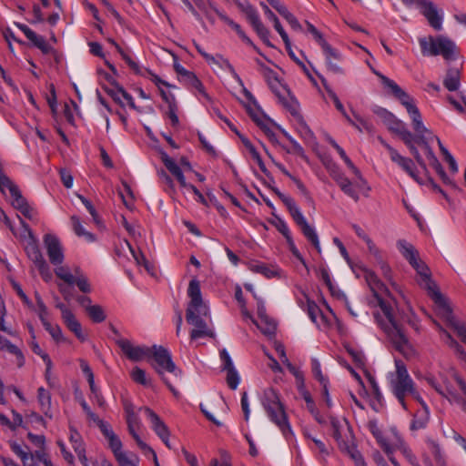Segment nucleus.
Masks as SVG:
<instances>
[{
	"label": "nucleus",
	"instance_id": "cd10ccee",
	"mask_svg": "<svg viewBox=\"0 0 466 466\" xmlns=\"http://www.w3.org/2000/svg\"><path fill=\"white\" fill-rule=\"evenodd\" d=\"M66 328L75 334V336L81 341L86 340V334L84 333L81 323L76 319L75 314L67 317L64 320Z\"/></svg>",
	"mask_w": 466,
	"mask_h": 466
},
{
	"label": "nucleus",
	"instance_id": "5fc2aeb1",
	"mask_svg": "<svg viewBox=\"0 0 466 466\" xmlns=\"http://www.w3.org/2000/svg\"><path fill=\"white\" fill-rule=\"evenodd\" d=\"M227 371V384L231 390H236L239 384V375L235 369L228 370Z\"/></svg>",
	"mask_w": 466,
	"mask_h": 466
},
{
	"label": "nucleus",
	"instance_id": "393cba45",
	"mask_svg": "<svg viewBox=\"0 0 466 466\" xmlns=\"http://www.w3.org/2000/svg\"><path fill=\"white\" fill-rule=\"evenodd\" d=\"M373 74H375L381 81V84L385 88L388 89V93L392 95L395 98H398L400 96L402 97L404 96V90L393 80L389 78L388 76L382 75L380 72L377 71L375 68L370 67Z\"/></svg>",
	"mask_w": 466,
	"mask_h": 466
},
{
	"label": "nucleus",
	"instance_id": "ea45409f",
	"mask_svg": "<svg viewBox=\"0 0 466 466\" xmlns=\"http://www.w3.org/2000/svg\"><path fill=\"white\" fill-rule=\"evenodd\" d=\"M318 76L320 78L321 83H322L325 90L327 91V93L329 94V97L334 102V105H335L336 108L342 114V116H346V110H345L342 103L339 99L338 96L335 94V92L328 85L327 80L322 76H320V75H318Z\"/></svg>",
	"mask_w": 466,
	"mask_h": 466
},
{
	"label": "nucleus",
	"instance_id": "603ef678",
	"mask_svg": "<svg viewBox=\"0 0 466 466\" xmlns=\"http://www.w3.org/2000/svg\"><path fill=\"white\" fill-rule=\"evenodd\" d=\"M131 378L137 383H139L144 386L149 385V380L146 377L145 370L137 366L133 369Z\"/></svg>",
	"mask_w": 466,
	"mask_h": 466
},
{
	"label": "nucleus",
	"instance_id": "c756f323",
	"mask_svg": "<svg viewBox=\"0 0 466 466\" xmlns=\"http://www.w3.org/2000/svg\"><path fill=\"white\" fill-rule=\"evenodd\" d=\"M217 14L218 15L219 18L226 22L232 29L236 31V33L238 35V36L248 45L251 46L253 48H256V46L251 41V39L247 36L245 32L242 30L241 26L234 22L232 19L228 17L226 15L220 13L219 11L216 10Z\"/></svg>",
	"mask_w": 466,
	"mask_h": 466
},
{
	"label": "nucleus",
	"instance_id": "7ed1b4c3",
	"mask_svg": "<svg viewBox=\"0 0 466 466\" xmlns=\"http://www.w3.org/2000/svg\"><path fill=\"white\" fill-rule=\"evenodd\" d=\"M396 371L389 374V384L392 394L396 397L404 410H408L406 397L411 396L422 406L425 402L415 388L414 381L408 373L406 365L401 360H395Z\"/></svg>",
	"mask_w": 466,
	"mask_h": 466
},
{
	"label": "nucleus",
	"instance_id": "dca6fc26",
	"mask_svg": "<svg viewBox=\"0 0 466 466\" xmlns=\"http://www.w3.org/2000/svg\"><path fill=\"white\" fill-rule=\"evenodd\" d=\"M421 15L427 19L429 25L436 31L442 28L443 15L439 13L437 6L431 0H426L420 8Z\"/></svg>",
	"mask_w": 466,
	"mask_h": 466
},
{
	"label": "nucleus",
	"instance_id": "c85d7f7f",
	"mask_svg": "<svg viewBox=\"0 0 466 466\" xmlns=\"http://www.w3.org/2000/svg\"><path fill=\"white\" fill-rule=\"evenodd\" d=\"M37 399L40 404L41 410L49 418L52 417L51 411V394L48 390L40 387L37 390Z\"/></svg>",
	"mask_w": 466,
	"mask_h": 466
},
{
	"label": "nucleus",
	"instance_id": "f8f14e48",
	"mask_svg": "<svg viewBox=\"0 0 466 466\" xmlns=\"http://www.w3.org/2000/svg\"><path fill=\"white\" fill-rule=\"evenodd\" d=\"M203 314L198 313L197 309H187L186 319L188 324L193 325L196 329L190 332L191 339H197L202 337L214 338V332L208 328L206 321L201 318Z\"/></svg>",
	"mask_w": 466,
	"mask_h": 466
},
{
	"label": "nucleus",
	"instance_id": "a211bd4d",
	"mask_svg": "<svg viewBox=\"0 0 466 466\" xmlns=\"http://www.w3.org/2000/svg\"><path fill=\"white\" fill-rule=\"evenodd\" d=\"M142 410L150 420L153 431L160 439L167 438V435H170L167 426L154 410L148 407L142 408Z\"/></svg>",
	"mask_w": 466,
	"mask_h": 466
},
{
	"label": "nucleus",
	"instance_id": "2f4dec72",
	"mask_svg": "<svg viewBox=\"0 0 466 466\" xmlns=\"http://www.w3.org/2000/svg\"><path fill=\"white\" fill-rule=\"evenodd\" d=\"M74 284L76 285L78 289L83 293H90L92 289L88 279L80 271L76 268L74 275Z\"/></svg>",
	"mask_w": 466,
	"mask_h": 466
},
{
	"label": "nucleus",
	"instance_id": "864d4df0",
	"mask_svg": "<svg viewBox=\"0 0 466 466\" xmlns=\"http://www.w3.org/2000/svg\"><path fill=\"white\" fill-rule=\"evenodd\" d=\"M429 448L431 449L434 459L439 466H445L444 458L441 455V448L434 441H428Z\"/></svg>",
	"mask_w": 466,
	"mask_h": 466
},
{
	"label": "nucleus",
	"instance_id": "e433bc0d",
	"mask_svg": "<svg viewBox=\"0 0 466 466\" xmlns=\"http://www.w3.org/2000/svg\"><path fill=\"white\" fill-rule=\"evenodd\" d=\"M215 57L217 58L218 63L214 64L219 66V67L222 69H227L234 77V79H236L240 86H243L242 79L236 72L234 66L230 64V62L227 58H224L221 55H217Z\"/></svg>",
	"mask_w": 466,
	"mask_h": 466
},
{
	"label": "nucleus",
	"instance_id": "6e6d98bb",
	"mask_svg": "<svg viewBox=\"0 0 466 466\" xmlns=\"http://www.w3.org/2000/svg\"><path fill=\"white\" fill-rule=\"evenodd\" d=\"M55 273L60 279L68 285H74V275L69 272L66 267H58L55 269Z\"/></svg>",
	"mask_w": 466,
	"mask_h": 466
},
{
	"label": "nucleus",
	"instance_id": "f03ea898",
	"mask_svg": "<svg viewBox=\"0 0 466 466\" xmlns=\"http://www.w3.org/2000/svg\"><path fill=\"white\" fill-rule=\"evenodd\" d=\"M365 279L370 288L378 306L380 308L382 314L374 313V319L378 325L390 338L396 350L401 351L403 347L408 344V339L404 333L401 324H400L393 315V310L389 302L384 300L380 292L388 293L389 290L385 284L380 280L378 276L370 270L365 271Z\"/></svg>",
	"mask_w": 466,
	"mask_h": 466
},
{
	"label": "nucleus",
	"instance_id": "bf43d9fd",
	"mask_svg": "<svg viewBox=\"0 0 466 466\" xmlns=\"http://www.w3.org/2000/svg\"><path fill=\"white\" fill-rule=\"evenodd\" d=\"M158 176H159L160 179L162 180V182L165 183L167 186V187L165 188V191L170 195L172 193H175L176 190H175L174 182H173L172 178L167 174V172L165 170L161 169L158 172Z\"/></svg>",
	"mask_w": 466,
	"mask_h": 466
},
{
	"label": "nucleus",
	"instance_id": "680f3d73",
	"mask_svg": "<svg viewBox=\"0 0 466 466\" xmlns=\"http://www.w3.org/2000/svg\"><path fill=\"white\" fill-rule=\"evenodd\" d=\"M252 158L257 162V164L259 167V169L268 177L270 178L271 181H274L273 177L270 176L269 171L266 167L262 157H260L259 153L257 151V149H252L251 152H249Z\"/></svg>",
	"mask_w": 466,
	"mask_h": 466
},
{
	"label": "nucleus",
	"instance_id": "8fccbe9b",
	"mask_svg": "<svg viewBox=\"0 0 466 466\" xmlns=\"http://www.w3.org/2000/svg\"><path fill=\"white\" fill-rule=\"evenodd\" d=\"M330 426L332 429V437L336 440L340 449H342L343 443H346L341 437L339 431V421L335 417H330Z\"/></svg>",
	"mask_w": 466,
	"mask_h": 466
},
{
	"label": "nucleus",
	"instance_id": "b1692460",
	"mask_svg": "<svg viewBox=\"0 0 466 466\" xmlns=\"http://www.w3.org/2000/svg\"><path fill=\"white\" fill-rule=\"evenodd\" d=\"M127 424L128 431H129L130 435L133 437V439L135 440V441L137 442V446L143 451H145V452L148 451L156 458L155 451L150 446H148L146 442H144L136 431V429H135L136 426L138 427V425H139L138 418H131V419L127 418Z\"/></svg>",
	"mask_w": 466,
	"mask_h": 466
},
{
	"label": "nucleus",
	"instance_id": "20e7f679",
	"mask_svg": "<svg viewBox=\"0 0 466 466\" xmlns=\"http://www.w3.org/2000/svg\"><path fill=\"white\" fill-rule=\"evenodd\" d=\"M261 404L270 421L281 431L285 437L292 433L285 405L281 402L279 393L276 390L266 389L261 397Z\"/></svg>",
	"mask_w": 466,
	"mask_h": 466
},
{
	"label": "nucleus",
	"instance_id": "0eeeda50",
	"mask_svg": "<svg viewBox=\"0 0 466 466\" xmlns=\"http://www.w3.org/2000/svg\"><path fill=\"white\" fill-rule=\"evenodd\" d=\"M422 53L429 50L431 56H442L447 61L454 60L457 57V46L455 43L444 35H438L435 38L430 37V43L426 39H420Z\"/></svg>",
	"mask_w": 466,
	"mask_h": 466
},
{
	"label": "nucleus",
	"instance_id": "a878e982",
	"mask_svg": "<svg viewBox=\"0 0 466 466\" xmlns=\"http://www.w3.org/2000/svg\"><path fill=\"white\" fill-rule=\"evenodd\" d=\"M461 85V69L458 67H449L443 80V86L449 91H456Z\"/></svg>",
	"mask_w": 466,
	"mask_h": 466
},
{
	"label": "nucleus",
	"instance_id": "39448f33",
	"mask_svg": "<svg viewBox=\"0 0 466 466\" xmlns=\"http://www.w3.org/2000/svg\"><path fill=\"white\" fill-rule=\"evenodd\" d=\"M272 192H274L278 198L283 202V204L288 208L290 216L296 224L299 227L304 237L311 243V245L316 248V250L320 253V244L319 236L313 227H311L303 214L301 213L299 207L296 205L294 199L289 196L284 195L279 189L276 187L268 186Z\"/></svg>",
	"mask_w": 466,
	"mask_h": 466
},
{
	"label": "nucleus",
	"instance_id": "0e129e2a",
	"mask_svg": "<svg viewBox=\"0 0 466 466\" xmlns=\"http://www.w3.org/2000/svg\"><path fill=\"white\" fill-rule=\"evenodd\" d=\"M220 360L222 361V370L235 369L233 361L226 349L219 351Z\"/></svg>",
	"mask_w": 466,
	"mask_h": 466
},
{
	"label": "nucleus",
	"instance_id": "69168bd1",
	"mask_svg": "<svg viewBox=\"0 0 466 466\" xmlns=\"http://www.w3.org/2000/svg\"><path fill=\"white\" fill-rule=\"evenodd\" d=\"M320 311L319 306L316 304L315 301L310 300L309 299H307V312L309 317L313 322L317 321V316L319 312Z\"/></svg>",
	"mask_w": 466,
	"mask_h": 466
},
{
	"label": "nucleus",
	"instance_id": "3c124183",
	"mask_svg": "<svg viewBox=\"0 0 466 466\" xmlns=\"http://www.w3.org/2000/svg\"><path fill=\"white\" fill-rule=\"evenodd\" d=\"M416 144L424 149L426 156L430 161L436 157V156L430 145V137H423L422 136L418 137V141H416Z\"/></svg>",
	"mask_w": 466,
	"mask_h": 466
},
{
	"label": "nucleus",
	"instance_id": "f704fd0d",
	"mask_svg": "<svg viewBox=\"0 0 466 466\" xmlns=\"http://www.w3.org/2000/svg\"><path fill=\"white\" fill-rule=\"evenodd\" d=\"M256 325L265 335H274L277 329L275 320L270 319L268 316H266L265 319L260 318L259 322L256 323Z\"/></svg>",
	"mask_w": 466,
	"mask_h": 466
},
{
	"label": "nucleus",
	"instance_id": "f3484780",
	"mask_svg": "<svg viewBox=\"0 0 466 466\" xmlns=\"http://www.w3.org/2000/svg\"><path fill=\"white\" fill-rule=\"evenodd\" d=\"M20 223L23 227V228L28 232L29 235V241L27 242V245L25 247V252L27 254V257L34 262L35 266L38 263L45 260L40 248L37 244V239L34 236L30 227L27 223H25L22 218H20Z\"/></svg>",
	"mask_w": 466,
	"mask_h": 466
},
{
	"label": "nucleus",
	"instance_id": "7c9ffc66",
	"mask_svg": "<svg viewBox=\"0 0 466 466\" xmlns=\"http://www.w3.org/2000/svg\"><path fill=\"white\" fill-rule=\"evenodd\" d=\"M368 428L374 438L377 440L380 446L383 449L386 454L390 453V445L387 441L383 438L382 432L378 427L376 420H370L368 423Z\"/></svg>",
	"mask_w": 466,
	"mask_h": 466
},
{
	"label": "nucleus",
	"instance_id": "f257e3e1",
	"mask_svg": "<svg viewBox=\"0 0 466 466\" xmlns=\"http://www.w3.org/2000/svg\"><path fill=\"white\" fill-rule=\"evenodd\" d=\"M398 246L401 255L409 261L411 267L421 278L420 285L428 289L429 295L439 306L442 317L447 321L450 328L453 329L458 337L466 344V325L456 320L451 309L447 304L445 298L440 292L436 283L431 279V271L428 266L420 258L416 248L406 240H399Z\"/></svg>",
	"mask_w": 466,
	"mask_h": 466
},
{
	"label": "nucleus",
	"instance_id": "37998d69",
	"mask_svg": "<svg viewBox=\"0 0 466 466\" xmlns=\"http://www.w3.org/2000/svg\"><path fill=\"white\" fill-rule=\"evenodd\" d=\"M77 198L81 200L86 208L88 210L89 214L92 216L95 224L99 228L102 227L103 222L91 201H89L86 198L79 194L77 195Z\"/></svg>",
	"mask_w": 466,
	"mask_h": 466
},
{
	"label": "nucleus",
	"instance_id": "79ce46f5",
	"mask_svg": "<svg viewBox=\"0 0 466 466\" xmlns=\"http://www.w3.org/2000/svg\"><path fill=\"white\" fill-rule=\"evenodd\" d=\"M106 440L108 441V446H109L110 450L112 451L115 459H117L118 457L127 453L126 451H124L122 450V447H123L122 441L116 433L111 435Z\"/></svg>",
	"mask_w": 466,
	"mask_h": 466
},
{
	"label": "nucleus",
	"instance_id": "6e6552de",
	"mask_svg": "<svg viewBox=\"0 0 466 466\" xmlns=\"http://www.w3.org/2000/svg\"><path fill=\"white\" fill-rule=\"evenodd\" d=\"M308 31L314 36L315 40L321 46L325 55L328 69L333 74L343 75L344 70L341 66L332 63V59H339L340 53L333 48L323 37L322 34L309 22H306Z\"/></svg>",
	"mask_w": 466,
	"mask_h": 466
},
{
	"label": "nucleus",
	"instance_id": "9d476101",
	"mask_svg": "<svg viewBox=\"0 0 466 466\" xmlns=\"http://www.w3.org/2000/svg\"><path fill=\"white\" fill-rule=\"evenodd\" d=\"M236 5L238 9L246 15L247 19L257 32L258 35L260 39L268 46H273L269 41V31L268 29L262 24L258 11L255 7L249 3L245 2L242 3L239 0H234Z\"/></svg>",
	"mask_w": 466,
	"mask_h": 466
},
{
	"label": "nucleus",
	"instance_id": "a18cd8bd",
	"mask_svg": "<svg viewBox=\"0 0 466 466\" xmlns=\"http://www.w3.org/2000/svg\"><path fill=\"white\" fill-rule=\"evenodd\" d=\"M29 40L32 44L40 49L43 54H48L51 51V46L46 43V39L42 35H38L37 34H34Z\"/></svg>",
	"mask_w": 466,
	"mask_h": 466
},
{
	"label": "nucleus",
	"instance_id": "1a4fd4ad",
	"mask_svg": "<svg viewBox=\"0 0 466 466\" xmlns=\"http://www.w3.org/2000/svg\"><path fill=\"white\" fill-rule=\"evenodd\" d=\"M404 96H405L403 97L400 96L397 99L405 106L411 118L412 127L415 132V134H413V137H416V141H418V137L420 136H422L423 137L431 136L432 133L431 130L423 125L421 115L419 108L414 104L413 98L406 92H404Z\"/></svg>",
	"mask_w": 466,
	"mask_h": 466
},
{
	"label": "nucleus",
	"instance_id": "412c9836",
	"mask_svg": "<svg viewBox=\"0 0 466 466\" xmlns=\"http://www.w3.org/2000/svg\"><path fill=\"white\" fill-rule=\"evenodd\" d=\"M161 160L167 169L177 178L181 187H187L185 176L178 165L164 151L160 153Z\"/></svg>",
	"mask_w": 466,
	"mask_h": 466
},
{
	"label": "nucleus",
	"instance_id": "aec40b11",
	"mask_svg": "<svg viewBox=\"0 0 466 466\" xmlns=\"http://www.w3.org/2000/svg\"><path fill=\"white\" fill-rule=\"evenodd\" d=\"M391 160L397 163L405 172H407L416 182L422 185L425 182L416 173V167L411 158L400 156L398 152L392 151Z\"/></svg>",
	"mask_w": 466,
	"mask_h": 466
},
{
	"label": "nucleus",
	"instance_id": "423d86ee",
	"mask_svg": "<svg viewBox=\"0 0 466 466\" xmlns=\"http://www.w3.org/2000/svg\"><path fill=\"white\" fill-rule=\"evenodd\" d=\"M151 358H153L154 361L156 362V365L152 364L156 371L161 377L168 389L173 392V394L177 395V390L167 381L163 372L166 370L167 372L173 373L175 376H180L182 374L181 370L177 368L176 364L172 360L169 351L162 346L154 345L152 347Z\"/></svg>",
	"mask_w": 466,
	"mask_h": 466
},
{
	"label": "nucleus",
	"instance_id": "a19ab883",
	"mask_svg": "<svg viewBox=\"0 0 466 466\" xmlns=\"http://www.w3.org/2000/svg\"><path fill=\"white\" fill-rule=\"evenodd\" d=\"M86 312L92 319V321L96 323H101L106 318V315L100 305H92L91 307L87 308Z\"/></svg>",
	"mask_w": 466,
	"mask_h": 466
},
{
	"label": "nucleus",
	"instance_id": "4d7b16f0",
	"mask_svg": "<svg viewBox=\"0 0 466 466\" xmlns=\"http://www.w3.org/2000/svg\"><path fill=\"white\" fill-rule=\"evenodd\" d=\"M443 397H445L451 403H456L462 408L463 402L465 401L466 395H460L457 392L447 390L446 392H444Z\"/></svg>",
	"mask_w": 466,
	"mask_h": 466
},
{
	"label": "nucleus",
	"instance_id": "2eb2a0df",
	"mask_svg": "<svg viewBox=\"0 0 466 466\" xmlns=\"http://www.w3.org/2000/svg\"><path fill=\"white\" fill-rule=\"evenodd\" d=\"M187 295L190 298V302L187 309H197L198 313L203 314L206 317L208 315V309L203 302L200 283L198 279H193L190 280L187 289Z\"/></svg>",
	"mask_w": 466,
	"mask_h": 466
},
{
	"label": "nucleus",
	"instance_id": "338daca9",
	"mask_svg": "<svg viewBox=\"0 0 466 466\" xmlns=\"http://www.w3.org/2000/svg\"><path fill=\"white\" fill-rule=\"evenodd\" d=\"M69 440H70V441H71V443L73 445V448H74L75 451H76V448L80 447L82 449H85V446L83 444V441H82L80 434L73 427H70V438H69Z\"/></svg>",
	"mask_w": 466,
	"mask_h": 466
},
{
	"label": "nucleus",
	"instance_id": "de8ad7c7",
	"mask_svg": "<svg viewBox=\"0 0 466 466\" xmlns=\"http://www.w3.org/2000/svg\"><path fill=\"white\" fill-rule=\"evenodd\" d=\"M117 52L121 55L122 58L126 61L128 66L134 71L135 74L145 76L144 72L132 58L125 53L121 46H117Z\"/></svg>",
	"mask_w": 466,
	"mask_h": 466
},
{
	"label": "nucleus",
	"instance_id": "c9c22d12",
	"mask_svg": "<svg viewBox=\"0 0 466 466\" xmlns=\"http://www.w3.org/2000/svg\"><path fill=\"white\" fill-rule=\"evenodd\" d=\"M430 164L435 169L436 173L440 176L441 179L442 180V182L444 184L449 185V186H451L452 187H456L455 183L453 182L452 179H451L447 176L443 167L441 166V164L439 161V159L437 158V157L435 158L431 159L430 161Z\"/></svg>",
	"mask_w": 466,
	"mask_h": 466
},
{
	"label": "nucleus",
	"instance_id": "72a5a7b5",
	"mask_svg": "<svg viewBox=\"0 0 466 466\" xmlns=\"http://www.w3.org/2000/svg\"><path fill=\"white\" fill-rule=\"evenodd\" d=\"M43 326L45 327L46 330L51 335V337L56 341V342H66V339L63 336L62 330L58 325L53 326L47 319L41 320Z\"/></svg>",
	"mask_w": 466,
	"mask_h": 466
},
{
	"label": "nucleus",
	"instance_id": "09e8293b",
	"mask_svg": "<svg viewBox=\"0 0 466 466\" xmlns=\"http://www.w3.org/2000/svg\"><path fill=\"white\" fill-rule=\"evenodd\" d=\"M446 336V343L452 349L455 350L456 353L461 360H466V352L457 340H455L450 333L443 331Z\"/></svg>",
	"mask_w": 466,
	"mask_h": 466
},
{
	"label": "nucleus",
	"instance_id": "58836bf2",
	"mask_svg": "<svg viewBox=\"0 0 466 466\" xmlns=\"http://www.w3.org/2000/svg\"><path fill=\"white\" fill-rule=\"evenodd\" d=\"M125 245L127 247L129 251L131 252L133 258L137 261V265H143L144 268L147 269V272H150L151 268H153V266L149 263V261L146 258L144 254L142 252L137 253L131 244L125 239L124 240Z\"/></svg>",
	"mask_w": 466,
	"mask_h": 466
},
{
	"label": "nucleus",
	"instance_id": "4be33fe9",
	"mask_svg": "<svg viewBox=\"0 0 466 466\" xmlns=\"http://www.w3.org/2000/svg\"><path fill=\"white\" fill-rule=\"evenodd\" d=\"M400 139L407 146L418 165L427 173L428 169L426 163L423 160L422 157L420 156L417 147L415 146L416 137H413V134L410 131H409L408 133H405L404 136L400 137Z\"/></svg>",
	"mask_w": 466,
	"mask_h": 466
},
{
	"label": "nucleus",
	"instance_id": "4c0bfd02",
	"mask_svg": "<svg viewBox=\"0 0 466 466\" xmlns=\"http://www.w3.org/2000/svg\"><path fill=\"white\" fill-rule=\"evenodd\" d=\"M71 222L73 229L77 236L86 237V238L91 242L95 240L94 234L85 230L84 227L81 224L80 218L77 216H72Z\"/></svg>",
	"mask_w": 466,
	"mask_h": 466
},
{
	"label": "nucleus",
	"instance_id": "6ab92c4d",
	"mask_svg": "<svg viewBox=\"0 0 466 466\" xmlns=\"http://www.w3.org/2000/svg\"><path fill=\"white\" fill-rule=\"evenodd\" d=\"M174 69L177 73L178 76H180L185 81V83L197 90H198L200 93H202L204 96H208L205 93L204 86L201 83V81L197 77V76L187 69H185L180 64L175 63L174 64Z\"/></svg>",
	"mask_w": 466,
	"mask_h": 466
},
{
	"label": "nucleus",
	"instance_id": "e2e57ef3",
	"mask_svg": "<svg viewBox=\"0 0 466 466\" xmlns=\"http://www.w3.org/2000/svg\"><path fill=\"white\" fill-rule=\"evenodd\" d=\"M311 364L313 375L319 381V383L321 385L329 384L328 380L322 375L319 362L316 359H313Z\"/></svg>",
	"mask_w": 466,
	"mask_h": 466
},
{
	"label": "nucleus",
	"instance_id": "13d9d810",
	"mask_svg": "<svg viewBox=\"0 0 466 466\" xmlns=\"http://www.w3.org/2000/svg\"><path fill=\"white\" fill-rule=\"evenodd\" d=\"M289 24L292 29L296 31H300L302 29L301 25L299 24V20L296 18V16L289 11L287 8L281 15H280Z\"/></svg>",
	"mask_w": 466,
	"mask_h": 466
},
{
	"label": "nucleus",
	"instance_id": "774afa93",
	"mask_svg": "<svg viewBox=\"0 0 466 466\" xmlns=\"http://www.w3.org/2000/svg\"><path fill=\"white\" fill-rule=\"evenodd\" d=\"M35 267L37 268L44 280L48 281L49 279H51L52 274L50 272L49 266L46 260H43L42 262L38 263L37 265H35Z\"/></svg>",
	"mask_w": 466,
	"mask_h": 466
},
{
	"label": "nucleus",
	"instance_id": "ddd939ff",
	"mask_svg": "<svg viewBox=\"0 0 466 466\" xmlns=\"http://www.w3.org/2000/svg\"><path fill=\"white\" fill-rule=\"evenodd\" d=\"M374 113L382 120L389 131L398 135L400 138L403 137L405 133L410 131L408 130L404 122L398 119L391 112L388 111L386 108L378 106L374 109Z\"/></svg>",
	"mask_w": 466,
	"mask_h": 466
},
{
	"label": "nucleus",
	"instance_id": "052dcab7",
	"mask_svg": "<svg viewBox=\"0 0 466 466\" xmlns=\"http://www.w3.org/2000/svg\"><path fill=\"white\" fill-rule=\"evenodd\" d=\"M289 96V100H288L283 96H281V98H279V100L292 115H295V114H297L298 102L291 96V94Z\"/></svg>",
	"mask_w": 466,
	"mask_h": 466
},
{
	"label": "nucleus",
	"instance_id": "473e14b6",
	"mask_svg": "<svg viewBox=\"0 0 466 466\" xmlns=\"http://www.w3.org/2000/svg\"><path fill=\"white\" fill-rule=\"evenodd\" d=\"M249 269L253 272L259 273L268 279L273 278L278 275V271L274 268H269L267 264L262 262L250 263Z\"/></svg>",
	"mask_w": 466,
	"mask_h": 466
},
{
	"label": "nucleus",
	"instance_id": "49530a36",
	"mask_svg": "<svg viewBox=\"0 0 466 466\" xmlns=\"http://www.w3.org/2000/svg\"><path fill=\"white\" fill-rule=\"evenodd\" d=\"M10 447H11V450L13 451V452H15L18 457H20L24 465H27V461H33V460H34L33 453H28L26 451H24L23 449L21 448V446L19 444H17L16 442H12L10 444Z\"/></svg>",
	"mask_w": 466,
	"mask_h": 466
},
{
	"label": "nucleus",
	"instance_id": "9b49d317",
	"mask_svg": "<svg viewBox=\"0 0 466 466\" xmlns=\"http://www.w3.org/2000/svg\"><path fill=\"white\" fill-rule=\"evenodd\" d=\"M116 343L131 361L137 362L144 359L148 360L151 358L152 347L134 346L130 340L123 338L117 339Z\"/></svg>",
	"mask_w": 466,
	"mask_h": 466
},
{
	"label": "nucleus",
	"instance_id": "c03bdc74",
	"mask_svg": "<svg viewBox=\"0 0 466 466\" xmlns=\"http://www.w3.org/2000/svg\"><path fill=\"white\" fill-rule=\"evenodd\" d=\"M118 466H138L139 458L133 452H127L116 459Z\"/></svg>",
	"mask_w": 466,
	"mask_h": 466
},
{
	"label": "nucleus",
	"instance_id": "5701e85b",
	"mask_svg": "<svg viewBox=\"0 0 466 466\" xmlns=\"http://www.w3.org/2000/svg\"><path fill=\"white\" fill-rule=\"evenodd\" d=\"M400 139L407 146L418 165L427 173L428 169L426 163L423 160L422 157L420 156L417 147L415 146L416 137H413V134L410 131H409L408 133H405L404 136L400 137Z\"/></svg>",
	"mask_w": 466,
	"mask_h": 466
},
{
	"label": "nucleus",
	"instance_id": "4468645a",
	"mask_svg": "<svg viewBox=\"0 0 466 466\" xmlns=\"http://www.w3.org/2000/svg\"><path fill=\"white\" fill-rule=\"evenodd\" d=\"M44 244L51 264L55 266L61 265L65 257L58 238L53 234H46L44 236Z\"/></svg>",
	"mask_w": 466,
	"mask_h": 466
},
{
	"label": "nucleus",
	"instance_id": "bb28decb",
	"mask_svg": "<svg viewBox=\"0 0 466 466\" xmlns=\"http://www.w3.org/2000/svg\"><path fill=\"white\" fill-rule=\"evenodd\" d=\"M260 6L262 7L266 16L269 20H271L272 23L274 24V28L281 36L284 44L286 46H289V35L286 33V31L284 30V28L282 27L279 18L276 16V15L269 9V7L264 2H260Z\"/></svg>",
	"mask_w": 466,
	"mask_h": 466
}]
</instances>
